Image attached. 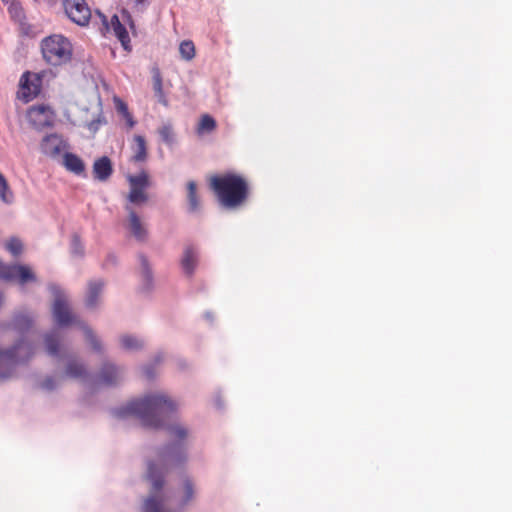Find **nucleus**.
I'll list each match as a JSON object with an SVG mask.
<instances>
[{
	"mask_svg": "<svg viewBox=\"0 0 512 512\" xmlns=\"http://www.w3.org/2000/svg\"><path fill=\"white\" fill-rule=\"evenodd\" d=\"M177 407L178 404L168 395L154 393L129 402L120 411V415H135L145 427L160 428Z\"/></svg>",
	"mask_w": 512,
	"mask_h": 512,
	"instance_id": "nucleus-1",
	"label": "nucleus"
},
{
	"mask_svg": "<svg viewBox=\"0 0 512 512\" xmlns=\"http://www.w3.org/2000/svg\"><path fill=\"white\" fill-rule=\"evenodd\" d=\"M209 187L220 205L228 209L243 206L250 193L247 179L232 172L212 175L209 179Z\"/></svg>",
	"mask_w": 512,
	"mask_h": 512,
	"instance_id": "nucleus-2",
	"label": "nucleus"
},
{
	"mask_svg": "<svg viewBox=\"0 0 512 512\" xmlns=\"http://www.w3.org/2000/svg\"><path fill=\"white\" fill-rule=\"evenodd\" d=\"M33 355V345L24 340H19L9 348L0 347V378L12 377L16 368L28 362Z\"/></svg>",
	"mask_w": 512,
	"mask_h": 512,
	"instance_id": "nucleus-3",
	"label": "nucleus"
},
{
	"mask_svg": "<svg viewBox=\"0 0 512 512\" xmlns=\"http://www.w3.org/2000/svg\"><path fill=\"white\" fill-rule=\"evenodd\" d=\"M41 51L47 63L59 66L71 60L73 49L66 37L54 34L42 40Z\"/></svg>",
	"mask_w": 512,
	"mask_h": 512,
	"instance_id": "nucleus-4",
	"label": "nucleus"
},
{
	"mask_svg": "<svg viewBox=\"0 0 512 512\" xmlns=\"http://www.w3.org/2000/svg\"><path fill=\"white\" fill-rule=\"evenodd\" d=\"M157 456L159 464L165 470L179 467L187 460L186 449L180 442H174L164 446L158 452Z\"/></svg>",
	"mask_w": 512,
	"mask_h": 512,
	"instance_id": "nucleus-5",
	"label": "nucleus"
},
{
	"mask_svg": "<svg viewBox=\"0 0 512 512\" xmlns=\"http://www.w3.org/2000/svg\"><path fill=\"white\" fill-rule=\"evenodd\" d=\"M0 278L6 281H16L21 285L36 281V276L29 266L20 264H3L0 261Z\"/></svg>",
	"mask_w": 512,
	"mask_h": 512,
	"instance_id": "nucleus-6",
	"label": "nucleus"
},
{
	"mask_svg": "<svg viewBox=\"0 0 512 512\" xmlns=\"http://www.w3.org/2000/svg\"><path fill=\"white\" fill-rule=\"evenodd\" d=\"M67 17L79 26H87L91 19V9L85 0H63Z\"/></svg>",
	"mask_w": 512,
	"mask_h": 512,
	"instance_id": "nucleus-7",
	"label": "nucleus"
},
{
	"mask_svg": "<svg viewBox=\"0 0 512 512\" xmlns=\"http://www.w3.org/2000/svg\"><path fill=\"white\" fill-rule=\"evenodd\" d=\"M128 181L130 184V191L128 200L134 204L145 203L148 200V195L145 189L150 186L149 175L146 171H141L137 175H129Z\"/></svg>",
	"mask_w": 512,
	"mask_h": 512,
	"instance_id": "nucleus-8",
	"label": "nucleus"
},
{
	"mask_svg": "<svg viewBox=\"0 0 512 512\" xmlns=\"http://www.w3.org/2000/svg\"><path fill=\"white\" fill-rule=\"evenodd\" d=\"M41 88V75L27 71L20 79L19 98L26 103L30 102L40 94Z\"/></svg>",
	"mask_w": 512,
	"mask_h": 512,
	"instance_id": "nucleus-9",
	"label": "nucleus"
},
{
	"mask_svg": "<svg viewBox=\"0 0 512 512\" xmlns=\"http://www.w3.org/2000/svg\"><path fill=\"white\" fill-rule=\"evenodd\" d=\"M27 117L35 128L50 127L55 120V113L49 105L40 104L29 108Z\"/></svg>",
	"mask_w": 512,
	"mask_h": 512,
	"instance_id": "nucleus-10",
	"label": "nucleus"
},
{
	"mask_svg": "<svg viewBox=\"0 0 512 512\" xmlns=\"http://www.w3.org/2000/svg\"><path fill=\"white\" fill-rule=\"evenodd\" d=\"M67 148V142L58 134H49L40 143L41 152L52 159L63 156Z\"/></svg>",
	"mask_w": 512,
	"mask_h": 512,
	"instance_id": "nucleus-11",
	"label": "nucleus"
},
{
	"mask_svg": "<svg viewBox=\"0 0 512 512\" xmlns=\"http://www.w3.org/2000/svg\"><path fill=\"white\" fill-rule=\"evenodd\" d=\"M53 318L59 326H68L70 324L79 323L72 313L66 299L62 296H56L52 308Z\"/></svg>",
	"mask_w": 512,
	"mask_h": 512,
	"instance_id": "nucleus-12",
	"label": "nucleus"
},
{
	"mask_svg": "<svg viewBox=\"0 0 512 512\" xmlns=\"http://www.w3.org/2000/svg\"><path fill=\"white\" fill-rule=\"evenodd\" d=\"M132 155L130 161L134 163H144L148 158L147 143L143 136L134 135L131 144Z\"/></svg>",
	"mask_w": 512,
	"mask_h": 512,
	"instance_id": "nucleus-13",
	"label": "nucleus"
},
{
	"mask_svg": "<svg viewBox=\"0 0 512 512\" xmlns=\"http://www.w3.org/2000/svg\"><path fill=\"white\" fill-rule=\"evenodd\" d=\"M113 173L112 162L107 156L95 160L93 164L94 178L99 181H107Z\"/></svg>",
	"mask_w": 512,
	"mask_h": 512,
	"instance_id": "nucleus-14",
	"label": "nucleus"
},
{
	"mask_svg": "<svg viewBox=\"0 0 512 512\" xmlns=\"http://www.w3.org/2000/svg\"><path fill=\"white\" fill-rule=\"evenodd\" d=\"M126 211L129 214V229L131 233L137 240L145 241L147 239L148 232L142 224L139 216L130 206H126Z\"/></svg>",
	"mask_w": 512,
	"mask_h": 512,
	"instance_id": "nucleus-15",
	"label": "nucleus"
},
{
	"mask_svg": "<svg viewBox=\"0 0 512 512\" xmlns=\"http://www.w3.org/2000/svg\"><path fill=\"white\" fill-rule=\"evenodd\" d=\"M198 265V253L191 245L186 246L181 259V267L184 273L191 277Z\"/></svg>",
	"mask_w": 512,
	"mask_h": 512,
	"instance_id": "nucleus-16",
	"label": "nucleus"
},
{
	"mask_svg": "<svg viewBox=\"0 0 512 512\" xmlns=\"http://www.w3.org/2000/svg\"><path fill=\"white\" fill-rule=\"evenodd\" d=\"M62 164L67 171L75 175H81L85 172V164L83 160L76 154L65 152L62 156Z\"/></svg>",
	"mask_w": 512,
	"mask_h": 512,
	"instance_id": "nucleus-17",
	"label": "nucleus"
},
{
	"mask_svg": "<svg viewBox=\"0 0 512 512\" xmlns=\"http://www.w3.org/2000/svg\"><path fill=\"white\" fill-rule=\"evenodd\" d=\"M103 24L105 25L107 30H112L115 36L121 41V43L125 46L127 42H129V35L124 27V25L120 22L117 15H113L110 20V25L107 23L106 17L102 16Z\"/></svg>",
	"mask_w": 512,
	"mask_h": 512,
	"instance_id": "nucleus-18",
	"label": "nucleus"
},
{
	"mask_svg": "<svg viewBox=\"0 0 512 512\" xmlns=\"http://www.w3.org/2000/svg\"><path fill=\"white\" fill-rule=\"evenodd\" d=\"M104 285L105 283L102 280L89 282L88 292L85 299V304L88 308H94L98 304Z\"/></svg>",
	"mask_w": 512,
	"mask_h": 512,
	"instance_id": "nucleus-19",
	"label": "nucleus"
},
{
	"mask_svg": "<svg viewBox=\"0 0 512 512\" xmlns=\"http://www.w3.org/2000/svg\"><path fill=\"white\" fill-rule=\"evenodd\" d=\"M120 379L119 370L112 364L106 363L102 366L99 380L101 383L106 385H113Z\"/></svg>",
	"mask_w": 512,
	"mask_h": 512,
	"instance_id": "nucleus-20",
	"label": "nucleus"
},
{
	"mask_svg": "<svg viewBox=\"0 0 512 512\" xmlns=\"http://www.w3.org/2000/svg\"><path fill=\"white\" fill-rule=\"evenodd\" d=\"M64 376L74 379H84L87 376V369L82 362L71 359L67 363Z\"/></svg>",
	"mask_w": 512,
	"mask_h": 512,
	"instance_id": "nucleus-21",
	"label": "nucleus"
},
{
	"mask_svg": "<svg viewBox=\"0 0 512 512\" xmlns=\"http://www.w3.org/2000/svg\"><path fill=\"white\" fill-rule=\"evenodd\" d=\"M44 341L48 354L51 356H59L61 347L59 332L54 330L46 334Z\"/></svg>",
	"mask_w": 512,
	"mask_h": 512,
	"instance_id": "nucleus-22",
	"label": "nucleus"
},
{
	"mask_svg": "<svg viewBox=\"0 0 512 512\" xmlns=\"http://www.w3.org/2000/svg\"><path fill=\"white\" fill-rule=\"evenodd\" d=\"M216 126H217V124H216L215 119L208 114H204L201 116V118L199 120V123L196 128V132L199 136L208 134V133L213 132L216 129Z\"/></svg>",
	"mask_w": 512,
	"mask_h": 512,
	"instance_id": "nucleus-23",
	"label": "nucleus"
},
{
	"mask_svg": "<svg viewBox=\"0 0 512 512\" xmlns=\"http://www.w3.org/2000/svg\"><path fill=\"white\" fill-rule=\"evenodd\" d=\"M187 197L189 203V210L191 212H196L200 207V200L197 195V186L194 181H189L187 183Z\"/></svg>",
	"mask_w": 512,
	"mask_h": 512,
	"instance_id": "nucleus-24",
	"label": "nucleus"
},
{
	"mask_svg": "<svg viewBox=\"0 0 512 512\" xmlns=\"http://www.w3.org/2000/svg\"><path fill=\"white\" fill-rule=\"evenodd\" d=\"M153 90L158 102L164 106H168V100L163 91L162 77L158 71L153 75Z\"/></svg>",
	"mask_w": 512,
	"mask_h": 512,
	"instance_id": "nucleus-25",
	"label": "nucleus"
},
{
	"mask_svg": "<svg viewBox=\"0 0 512 512\" xmlns=\"http://www.w3.org/2000/svg\"><path fill=\"white\" fill-rule=\"evenodd\" d=\"M182 496L180 498V505H187L193 498L195 494L194 484L191 479L185 478L182 482Z\"/></svg>",
	"mask_w": 512,
	"mask_h": 512,
	"instance_id": "nucleus-26",
	"label": "nucleus"
},
{
	"mask_svg": "<svg viewBox=\"0 0 512 512\" xmlns=\"http://www.w3.org/2000/svg\"><path fill=\"white\" fill-rule=\"evenodd\" d=\"M14 199V194L11 191L9 184L2 173H0V200L6 204H11Z\"/></svg>",
	"mask_w": 512,
	"mask_h": 512,
	"instance_id": "nucleus-27",
	"label": "nucleus"
},
{
	"mask_svg": "<svg viewBox=\"0 0 512 512\" xmlns=\"http://www.w3.org/2000/svg\"><path fill=\"white\" fill-rule=\"evenodd\" d=\"M120 342L124 349L130 351L139 350L143 347V341L132 335H123Z\"/></svg>",
	"mask_w": 512,
	"mask_h": 512,
	"instance_id": "nucleus-28",
	"label": "nucleus"
},
{
	"mask_svg": "<svg viewBox=\"0 0 512 512\" xmlns=\"http://www.w3.org/2000/svg\"><path fill=\"white\" fill-rule=\"evenodd\" d=\"M13 325L17 330L23 332L31 327L32 319L27 314L18 313L14 316Z\"/></svg>",
	"mask_w": 512,
	"mask_h": 512,
	"instance_id": "nucleus-29",
	"label": "nucleus"
},
{
	"mask_svg": "<svg viewBox=\"0 0 512 512\" xmlns=\"http://www.w3.org/2000/svg\"><path fill=\"white\" fill-rule=\"evenodd\" d=\"M5 247L14 257H18L23 252V243L18 237L9 238L5 243Z\"/></svg>",
	"mask_w": 512,
	"mask_h": 512,
	"instance_id": "nucleus-30",
	"label": "nucleus"
},
{
	"mask_svg": "<svg viewBox=\"0 0 512 512\" xmlns=\"http://www.w3.org/2000/svg\"><path fill=\"white\" fill-rule=\"evenodd\" d=\"M179 52L184 60H192L195 56V46L193 42L189 40L181 42L179 46Z\"/></svg>",
	"mask_w": 512,
	"mask_h": 512,
	"instance_id": "nucleus-31",
	"label": "nucleus"
},
{
	"mask_svg": "<svg viewBox=\"0 0 512 512\" xmlns=\"http://www.w3.org/2000/svg\"><path fill=\"white\" fill-rule=\"evenodd\" d=\"M81 327L84 330L87 342L92 346V348L95 351L100 352L102 350V346H101L100 341L94 335L93 331L84 324H82Z\"/></svg>",
	"mask_w": 512,
	"mask_h": 512,
	"instance_id": "nucleus-32",
	"label": "nucleus"
},
{
	"mask_svg": "<svg viewBox=\"0 0 512 512\" xmlns=\"http://www.w3.org/2000/svg\"><path fill=\"white\" fill-rule=\"evenodd\" d=\"M158 132H159L161 139L165 143L170 144L173 142L174 131H173V127L170 123L164 124L161 128H159Z\"/></svg>",
	"mask_w": 512,
	"mask_h": 512,
	"instance_id": "nucleus-33",
	"label": "nucleus"
},
{
	"mask_svg": "<svg viewBox=\"0 0 512 512\" xmlns=\"http://www.w3.org/2000/svg\"><path fill=\"white\" fill-rule=\"evenodd\" d=\"M168 431L169 435L176 440H184L188 434L187 430L180 425L170 426Z\"/></svg>",
	"mask_w": 512,
	"mask_h": 512,
	"instance_id": "nucleus-34",
	"label": "nucleus"
},
{
	"mask_svg": "<svg viewBox=\"0 0 512 512\" xmlns=\"http://www.w3.org/2000/svg\"><path fill=\"white\" fill-rule=\"evenodd\" d=\"M140 262H141V266H142L143 278L147 284V287H149L152 282V273L149 268L148 260L145 256L141 255Z\"/></svg>",
	"mask_w": 512,
	"mask_h": 512,
	"instance_id": "nucleus-35",
	"label": "nucleus"
},
{
	"mask_svg": "<svg viewBox=\"0 0 512 512\" xmlns=\"http://www.w3.org/2000/svg\"><path fill=\"white\" fill-rule=\"evenodd\" d=\"M113 101L115 104V108L119 114L124 116V114L129 112L127 104L122 99H120L119 97H114Z\"/></svg>",
	"mask_w": 512,
	"mask_h": 512,
	"instance_id": "nucleus-36",
	"label": "nucleus"
},
{
	"mask_svg": "<svg viewBox=\"0 0 512 512\" xmlns=\"http://www.w3.org/2000/svg\"><path fill=\"white\" fill-rule=\"evenodd\" d=\"M72 251L74 254H78V255L83 254V246L81 244L79 236H77V235H74L72 238Z\"/></svg>",
	"mask_w": 512,
	"mask_h": 512,
	"instance_id": "nucleus-37",
	"label": "nucleus"
},
{
	"mask_svg": "<svg viewBox=\"0 0 512 512\" xmlns=\"http://www.w3.org/2000/svg\"><path fill=\"white\" fill-rule=\"evenodd\" d=\"M57 386L56 381L53 377H47L42 383L41 387L42 389H45L47 391H52Z\"/></svg>",
	"mask_w": 512,
	"mask_h": 512,
	"instance_id": "nucleus-38",
	"label": "nucleus"
},
{
	"mask_svg": "<svg viewBox=\"0 0 512 512\" xmlns=\"http://www.w3.org/2000/svg\"><path fill=\"white\" fill-rule=\"evenodd\" d=\"M125 120H126V123L128 125V127L131 129L135 126L136 122L135 120L133 119V116L130 112H127L126 114H124V116H122Z\"/></svg>",
	"mask_w": 512,
	"mask_h": 512,
	"instance_id": "nucleus-39",
	"label": "nucleus"
},
{
	"mask_svg": "<svg viewBox=\"0 0 512 512\" xmlns=\"http://www.w3.org/2000/svg\"><path fill=\"white\" fill-rule=\"evenodd\" d=\"M116 262V258L113 255H109L104 263V266H108L109 263L114 264Z\"/></svg>",
	"mask_w": 512,
	"mask_h": 512,
	"instance_id": "nucleus-40",
	"label": "nucleus"
},
{
	"mask_svg": "<svg viewBox=\"0 0 512 512\" xmlns=\"http://www.w3.org/2000/svg\"><path fill=\"white\" fill-rule=\"evenodd\" d=\"M98 124H100V120L93 121V122H91V123L89 124V128H90V129H97Z\"/></svg>",
	"mask_w": 512,
	"mask_h": 512,
	"instance_id": "nucleus-41",
	"label": "nucleus"
},
{
	"mask_svg": "<svg viewBox=\"0 0 512 512\" xmlns=\"http://www.w3.org/2000/svg\"><path fill=\"white\" fill-rule=\"evenodd\" d=\"M144 372H145V374H146L147 378H149V379H150V378H152V377H153V374H152V372H151L150 368H145Z\"/></svg>",
	"mask_w": 512,
	"mask_h": 512,
	"instance_id": "nucleus-42",
	"label": "nucleus"
},
{
	"mask_svg": "<svg viewBox=\"0 0 512 512\" xmlns=\"http://www.w3.org/2000/svg\"><path fill=\"white\" fill-rule=\"evenodd\" d=\"M135 4L136 5H145L146 4V0H135Z\"/></svg>",
	"mask_w": 512,
	"mask_h": 512,
	"instance_id": "nucleus-43",
	"label": "nucleus"
},
{
	"mask_svg": "<svg viewBox=\"0 0 512 512\" xmlns=\"http://www.w3.org/2000/svg\"><path fill=\"white\" fill-rule=\"evenodd\" d=\"M2 1L7 3L9 0H2Z\"/></svg>",
	"mask_w": 512,
	"mask_h": 512,
	"instance_id": "nucleus-44",
	"label": "nucleus"
}]
</instances>
